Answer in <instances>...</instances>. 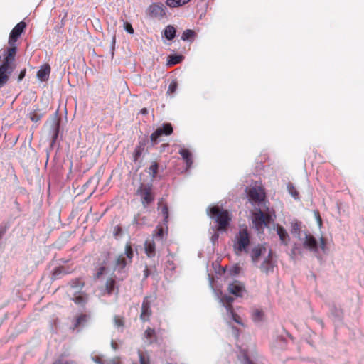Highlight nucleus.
<instances>
[{
  "label": "nucleus",
  "mask_w": 364,
  "mask_h": 364,
  "mask_svg": "<svg viewBox=\"0 0 364 364\" xmlns=\"http://www.w3.org/2000/svg\"><path fill=\"white\" fill-rule=\"evenodd\" d=\"M16 49L7 48L4 53V60L0 65V87L4 85L9 79V75L15 68Z\"/></svg>",
  "instance_id": "f257e3e1"
},
{
  "label": "nucleus",
  "mask_w": 364,
  "mask_h": 364,
  "mask_svg": "<svg viewBox=\"0 0 364 364\" xmlns=\"http://www.w3.org/2000/svg\"><path fill=\"white\" fill-rule=\"evenodd\" d=\"M209 216L218 224L217 230L219 231L226 230L231 220L230 213L218 206H213L209 208Z\"/></svg>",
  "instance_id": "f03ea898"
},
{
  "label": "nucleus",
  "mask_w": 364,
  "mask_h": 364,
  "mask_svg": "<svg viewBox=\"0 0 364 364\" xmlns=\"http://www.w3.org/2000/svg\"><path fill=\"white\" fill-rule=\"evenodd\" d=\"M250 243V237L247 228L240 230L235 236L233 245L236 253L240 254L242 251L247 252V247Z\"/></svg>",
  "instance_id": "7ed1b4c3"
},
{
  "label": "nucleus",
  "mask_w": 364,
  "mask_h": 364,
  "mask_svg": "<svg viewBox=\"0 0 364 364\" xmlns=\"http://www.w3.org/2000/svg\"><path fill=\"white\" fill-rule=\"evenodd\" d=\"M271 215L264 213L260 209L253 213L252 222L258 232H263L264 227H267L271 222Z\"/></svg>",
  "instance_id": "20e7f679"
},
{
  "label": "nucleus",
  "mask_w": 364,
  "mask_h": 364,
  "mask_svg": "<svg viewBox=\"0 0 364 364\" xmlns=\"http://www.w3.org/2000/svg\"><path fill=\"white\" fill-rule=\"evenodd\" d=\"M136 193L141 198V202L144 207H146L154 200V193L151 184H141L136 191Z\"/></svg>",
  "instance_id": "39448f33"
},
{
  "label": "nucleus",
  "mask_w": 364,
  "mask_h": 364,
  "mask_svg": "<svg viewBox=\"0 0 364 364\" xmlns=\"http://www.w3.org/2000/svg\"><path fill=\"white\" fill-rule=\"evenodd\" d=\"M173 132V127L170 123H164L161 127H158L150 136V140L153 145L156 144L160 138L165 135L169 136Z\"/></svg>",
  "instance_id": "423d86ee"
},
{
  "label": "nucleus",
  "mask_w": 364,
  "mask_h": 364,
  "mask_svg": "<svg viewBox=\"0 0 364 364\" xmlns=\"http://www.w3.org/2000/svg\"><path fill=\"white\" fill-rule=\"evenodd\" d=\"M247 196L250 200L254 203L261 204L265 201L266 193L264 189L259 186H255L248 189Z\"/></svg>",
  "instance_id": "0eeeda50"
},
{
  "label": "nucleus",
  "mask_w": 364,
  "mask_h": 364,
  "mask_svg": "<svg viewBox=\"0 0 364 364\" xmlns=\"http://www.w3.org/2000/svg\"><path fill=\"white\" fill-rule=\"evenodd\" d=\"M26 27V23L24 21H21L15 26V27L11 30L10 33L9 38V44L10 47L9 48H14L16 49V53L17 52V48L15 46V43L23 32Z\"/></svg>",
  "instance_id": "6e6552de"
},
{
  "label": "nucleus",
  "mask_w": 364,
  "mask_h": 364,
  "mask_svg": "<svg viewBox=\"0 0 364 364\" xmlns=\"http://www.w3.org/2000/svg\"><path fill=\"white\" fill-rule=\"evenodd\" d=\"M146 12L152 18L161 19L166 15V9L161 3H153L148 7Z\"/></svg>",
  "instance_id": "1a4fd4ad"
},
{
  "label": "nucleus",
  "mask_w": 364,
  "mask_h": 364,
  "mask_svg": "<svg viewBox=\"0 0 364 364\" xmlns=\"http://www.w3.org/2000/svg\"><path fill=\"white\" fill-rule=\"evenodd\" d=\"M228 291L237 297H242L244 293L246 292L245 285L242 282L237 280L234 281L228 285Z\"/></svg>",
  "instance_id": "9d476101"
},
{
  "label": "nucleus",
  "mask_w": 364,
  "mask_h": 364,
  "mask_svg": "<svg viewBox=\"0 0 364 364\" xmlns=\"http://www.w3.org/2000/svg\"><path fill=\"white\" fill-rule=\"evenodd\" d=\"M152 311L151 309V300L149 296H146L142 302L141 311L140 314V318L143 321H147L149 320L151 316Z\"/></svg>",
  "instance_id": "9b49d317"
},
{
  "label": "nucleus",
  "mask_w": 364,
  "mask_h": 364,
  "mask_svg": "<svg viewBox=\"0 0 364 364\" xmlns=\"http://www.w3.org/2000/svg\"><path fill=\"white\" fill-rule=\"evenodd\" d=\"M303 245L305 248L308 249L311 252H318V241L314 237V236L311 234L305 235Z\"/></svg>",
  "instance_id": "f8f14e48"
},
{
  "label": "nucleus",
  "mask_w": 364,
  "mask_h": 364,
  "mask_svg": "<svg viewBox=\"0 0 364 364\" xmlns=\"http://www.w3.org/2000/svg\"><path fill=\"white\" fill-rule=\"evenodd\" d=\"M272 252L269 253L268 257L263 261L260 266V269L262 272L268 274L273 272L274 264L272 259Z\"/></svg>",
  "instance_id": "ddd939ff"
},
{
  "label": "nucleus",
  "mask_w": 364,
  "mask_h": 364,
  "mask_svg": "<svg viewBox=\"0 0 364 364\" xmlns=\"http://www.w3.org/2000/svg\"><path fill=\"white\" fill-rule=\"evenodd\" d=\"M50 70V66L48 63L43 65L37 72V77L41 82L47 81L49 78Z\"/></svg>",
  "instance_id": "4468645a"
},
{
  "label": "nucleus",
  "mask_w": 364,
  "mask_h": 364,
  "mask_svg": "<svg viewBox=\"0 0 364 364\" xmlns=\"http://www.w3.org/2000/svg\"><path fill=\"white\" fill-rule=\"evenodd\" d=\"M276 230L281 242L284 245H287L290 237L287 230L279 224H277L276 226Z\"/></svg>",
  "instance_id": "2eb2a0df"
},
{
  "label": "nucleus",
  "mask_w": 364,
  "mask_h": 364,
  "mask_svg": "<svg viewBox=\"0 0 364 364\" xmlns=\"http://www.w3.org/2000/svg\"><path fill=\"white\" fill-rule=\"evenodd\" d=\"M72 272L68 267L64 266H60L56 267L52 273V279H59L63 276L68 274Z\"/></svg>",
  "instance_id": "dca6fc26"
},
{
  "label": "nucleus",
  "mask_w": 364,
  "mask_h": 364,
  "mask_svg": "<svg viewBox=\"0 0 364 364\" xmlns=\"http://www.w3.org/2000/svg\"><path fill=\"white\" fill-rule=\"evenodd\" d=\"M144 250L149 257H153L156 254V245L153 240H146L144 243Z\"/></svg>",
  "instance_id": "f3484780"
},
{
  "label": "nucleus",
  "mask_w": 364,
  "mask_h": 364,
  "mask_svg": "<svg viewBox=\"0 0 364 364\" xmlns=\"http://www.w3.org/2000/svg\"><path fill=\"white\" fill-rule=\"evenodd\" d=\"M263 250H265V247L261 246V245H257L256 247H255L252 251H251V253H250V256H251V259H252V261L253 262H257L262 253V251Z\"/></svg>",
  "instance_id": "a211bd4d"
},
{
  "label": "nucleus",
  "mask_w": 364,
  "mask_h": 364,
  "mask_svg": "<svg viewBox=\"0 0 364 364\" xmlns=\"http://www.w3.org/2000/svg\"><path fill=\"white\" fill-rule=\"evenodd\" d=\"M220 301L225 306L228 312L232 311V303L234 301L233 297L228 295H223L220 298Z\"/></svg>",
  "instance_id": "6ab92c4d"
},
{
  "label": "nucleus",
  "mask_w": 364,
  "mask_h": 364,
  "mask_svg": "<svg viewBox=\"0 0 364 364\" xmlns=\"http://www.w3.org/2000/svg\"><path fill=\"white\" fill-rule=\"evenodd\" d=\"M179 154L182 156V158L185 160L186 165L188 167H190L193 163L191 153L188 149H181L179 151Z\"/></svg>",
  "instance_id": "aec40b11"
},
{
  "label": "nucleus",
  "mask_w": 364,
  "mask_h": 364,
  "mask_svg": "<svg viewBox=\"0 0 364 364\" xmlns=\"http://www.w3.org/2000/svg\"><path fill=\"white\" fill-rule=\"evenodd\" d=\"M190 1L191 0H166V4L170 8H177L186 4Z\"/></svg>",
  "instance_id": "412c9836"
},
{
  "label": "nucleus",
  "mask_w": 364,
  "mask_h": 364,
  "mask_svg": "<svg viewBox=\"0 0 364 364\" xmlns=\"http://www.w3.org/2000/svg\"><path fill=\"white\" fill-rule=\"evenodd\" d=\"M145 147L144 142H139V144L136 146L134 154H133V160L134 161H136L139 157L141 156Z\"/></svg>",
  "instance_id": "4be33fe9"
},
{
  "label": "nucleus",
  "mask_w": 364,
  "mask_h": 364,
  "mask_svg": "<svg viewBox=\"0 0 364 364\" xmlns=\"http://www.w3.org/2000/svg\"><path fill=\"white\" fill-rule=\"evenodd\" d=\"M176 28L171 25L167 26L164 29V36L169 41L174 38L176 36Z\"/></svg>",
  "instance_id": "5701e85b"
},
{
  "label": "nucleus",
  "mask_w": 364,
  "mask_h": 364,
  "mask_svg": "<svg viewBox=\"0 0 364 364\" xmlns=\"http://www.w3.org/2000/svg\"><path fill=\"white\" fill-rule=\"evenodd\" d=\"M145 338L149 340V343L151 344L156 341V332L154 328H148L144 332Z\"/></svg>",
  "instance_id": "b1692460"
},
{
  "label": "nucleus",
  "mask_w": 364,
  "mask_h": 364,
  "mask_svg": "<svg viewBox=\"0 0 364 364\" xmlns=\"http://www.w3.org/2000/svg\"><path fill=\"white\" fill-rule=\"evenodd\" d=\"M166 232L167 231L165 230V228L162 225H158L153 233V237L162 240Z\"/></svg>",
  "instance_id": "393cba45"
},
{
  "label": "nucleus",
  "mask_w": 364,
  "mask_h": 364,
  "mask_svg": "<svg viewBox=\"0 0 364 364\" xmlns=\"http://www.w3.org/2000/svg\"><path fill=\"white\" fill-rule=\"evenodd\" d=\"M138 355L140 364H151L150 356L147 352L138 350Z\"/></svg>",
  "instance_id": "a878e982"
},
{
  "label": "nucleus",
  "mask_w": 364,
  "mask_h": 364,
  "mask_svg": "<svg viewBox=\"0 0 364 364\" xmlns=\"http://www.w3.org/2000/svg\"><path fill=\"white\" fill-rule=\"evenodd\" d=\"M264 312L261 309H255L252 311V318L255 322H259L263 319Z\"/></svg>",
  "instance_id": "bb28decb"
},
{
  "label": "nucleus",
  "mask_w": 364,
  "mask_h": 364,
  "mask_svg": "<svg viewBox=\"0 0 364 364\" xmlns=\"http://www.w3.org/2000/svg\"><path fill=\"white\" fill-rule=\"evenodd\" d=\"M183 57L181 55H173L168 57V65H173L181 63Z\"/></svg>",
  "instance_id": "cd10ccee"
},
{
  "label": "nucleus",
  "mask_w": 364,
  "mask_h": 364,
  "mask_svg": "<svg viewBox=\"0 0 364 364\" xmlns=\"http://www.w3.org/2000/svg\"><path fill=\"white\" fill-rule=\"evenodd\" d=\"M159 164L157 162H152L151 165L149 167L148 173L152 178H155L158 173Z\"/></svg>",
  "instance_id": "c85d7f7f"
},
{
  "label": "nucleus",
  "mask_w": 364,
  "mask_h": 364,
  "mask_svg": "<svg viewBox=\"0 0 364 364\" xmlns=\"http://www.w3.org/2000/svg\"><path fill=\"white\" fill-rule=\"evenodd\" d=\"M70 285L73 289H82L85 283L80 278H76L70 282Z\"/></svg>",
  "instance_id": "c756f323"
},
{
  "label": "nucleus",
  "mask_w": 364,
  "mask_h": 364,
  "mask_svg": "<svg viewBox=\"0 0 364 364\" xmlns=\"http://www.w3.org/2000/svg\"><path fill=\"white\" fill-rule=\"evenodd\" d=\"M115 280L113 278H109L106 282V290L109 294H112L115 287Z\"/></svg>",
  "instance_id": "7c9ffc66"
},
{
  "label": "nucleus",
  "mask_w": 364,
  "mask_h": 364,
  "mask_svg": "<svg viewBox=\"0 0 364 364\" xmlns=\"http://www.w3.org/2000/svg\"><path fill=\"white\" fill-rule=\"evenodd\" d=\"M301 230V223L294 221L291 223V232L292 234H299Z\"/></svg>",
  "instance_id": "2f4dec72"
},
{
  "label": "nucleus",
  "mask_w": 364,
  "mask_h": 364,
  "mask_svg": "<svg viewBox=\"0 0 364 364\" xmlns=\"http://www.w3.org/2000/svg\"><path fill=\"white\" fill-rule=\"evenodd\" d=\"M127 264V259L124 255H120L116 261V265L120 269H124Z\"/></svg>",
  "instance_id": "473e14b6"
},
{
  "label": "nucleus",
  "mask_w": 364,
  "mask_h": 364,
  "mask_svg": "<svg viewBox=\"0 0 364 364\" xmlns=\"http://www.w3.org/2000/svg\"><path fill=\"white\" fill-rule=\"evenodd\" d=\"M194 35H195V32L193 30L187 29L183 31V33L181 36V39L183 41H188V40H190L191 38H193Z\"/></svg>",
  "instance_id": "72a5a7b5"
},
{
  "label": "nucleus",
  "mask_w": 364,
  "mask_h": 364,
  "mask_svg": "<svg viewBox=\"0 0 364 364\" xmlns=\"http://www.w3.org/2000/svg\"><path fill=\"white\" fill-rule=\"evenodd\" d=\"M87 296L85 295H78L73 299V301L79 305H85L87 301Z\"/></svg>",
  "instance_id": "f704fd0d"
},
{
  "label": "nucleus",
  "mask_w": 364,
  "mask_h": 364,
  "mask_svg": "<svg viewBox=\"0 0 364 364\" xmlns=\"http://www.w3.org/2000/svg\"><path fill=\"white\" fill-rule=\"evenodd\" d=\"M87 321V315L86 314H80L75 319V323L74 324L75 328L78 327L82 323H85Z\"/></svg>",
  "instance_id": "c9c22d12"
},
{
  "label": "nucleus",
  "mask_w": 364,
  "mask_h": 364,
  "mask_svg": "<svg viewBox=\"0 0 364 364\" xmlns=\"http://www.w3.org/2000/svg\"><path fill=\"white\" fill-rule=\"evenodd\" d=\"M125 255L129 259V262H131L134 254L130 244H127L125 246Z\"/></svg>",
  "instance_id": "e433bc0d"
},
{
  "label": "nucleus",
  "mask_w": 364,
  "mask_h": 364,
  "mask_svg": "<svg viewBox=\"0 0 364 364\" xmlns=\"http://www.w3.org/2000/svg\"><path fill=\"white\" fill-rule=\"evenodd\" d=\"M41 115L38 114L36 111H33L29 114V118L32 122H38L41 118Z\"/></svg>",
  "instance_id": "4c0bfd02"
},
{
  "label": "nucleus",
  "mask_w": 364,
  "mask_h": 364,
  "mask_svg": "<svg viewBox=\"0 0 364 364\" xmlns=\"http://www.w3.org/2000/svg\"><path fill=\"white\" fill-rule=\"evenodd\" d=\"M288 190H289V193L294 198H298L299 192L296 191V189L295 188V187L293 185H291V184L288 185Z\"/></svg>",
  "instance_id": "58836bf2"
},
{
  "label": "nucleus",
  "mask_w": 364,
  "mask_h": 364,
  "mask_svg": "<svg viewBox=\"0 0 364 364\" xmlns=\"http://www.w3.org/2000/svg\"><path fill=\"white\" fill-rule=\"evenodd\" d=\"M178 87V84L176 81H172L168 88L167 93L168 94H173L176 92Z\"/></svg>",
  "instance_id": "ea45409f"
},
{
  "label": "nucleus",
  "mask_w": 364,
  "mask_h": 364,
  "mask_svg": "<svg viewBox=\"0 0 364 364\" xmlns=\"http://www.w3.org/2000/svg\"><path fill=\"white\" fill-rule=\"evenodd\" d=\"M114 324L117 326V327H122L124 326V318L122 317H120V316H115L114 318Z\"/></svg>",
  "instance_id": "a19ab883"
},
{
  "label": "nucleus",
  "mask_w": 364,
  "mask_h": 364,
  "mask_svg": "<svg viewBox=\"0 0 364 364\" xmlns=\"http://www.w3.org/2000/svg\"><path fill=\"white\" fill-rule=\"evenodd\" d=\"M124 28L126 30V31L130 34H133L134 32L132 24L129 22L124 23Z\"/></svg>",
  "instance_id": "79ce46f5"
},
{
  "label": "nucleus",
  "mask_w": 364,
  "mask_h": 364,
  "mask_svg": "<svg viewBox=\"0 0 364 364\" xmlns=\"http://www.w3.org/2000/svg\"><path fill=\"white\" fill-rule=\"evenodd\" d=\"M161 213L164 218V220H167L168 218V208L167 205H164L161 208Z\"/></svg>",
  "instance_id": "37998d69"
},
{
  "label": "nucleus",
  "mask_w": 364,
  "mask_h": 364,
  "mask_svg": "<svg viewBox=\"0 0 364 364\" xmlns=\"http://www.w3.org/2000/svg\"><path fill=\"white\" fill-rule=\"evenodd\" d=\"M231 315H232V319L237 323L239 324H242V322H241V319H240V317L238 314H237L236 313L234 312V311L232 310V312H229Z\"/></svg>",
  "instance_id": "c03bdc74"
},
{
  "label": "nucleus",
  "mask_w": 364,
  "mask_h": 364,
  "mask_svg": "<svg viewBox=\"0 0 364 364\" xmlns=\"http://www.w3.org/2000/svg\"><path fill=\"white\" fill-rule=\"evenodd\" d=\"M319 246H320V248L323 250V251H325L326 249V240L321 237L320 239H319Z\"/></svg>",
  "instance_id": "a18cd8bd"
},
{
  "label": "nucleus",
  "mask_w": 364,
  "mask_h": 364,
  "mask_svg": "<svg viewBox=\"0 0 364 364\" xmlns=\"http://www.w3.org/2000/svg\"><path fill=\"white\" fill-rule=\"evenodd\" d=\"M52 364H75V361L73 360H57L55 362H53Z\"/></svg>",
  "instance_id": "49530a36"
},
{
  "label": "nucleus",
  "mask_w": 364,
  "mask_h": 364,
  "mask_svg": "<svg viewBox=\"0 0 364 364\" xmlns=\"http://www.w3.org/2000/svg\"><path fill=\"white\" fill-rule=\"evenodd\" d=\"M26 68H24L23 70H22L20 72V73H19V75H18V81H21V80L24 78V77H25V75H26Z\"/></svg>",
  "instance_id": "de8ad7c7"
},
{
  "label": "nucleus",
  "mask_w": 364,
  "mask_h": 364,
  "mask_svg": "<svg viewBox=\"0 0 364 364\" xmlns=\"http://www.w3.org/2000/svg\"><path fill=\"white\" fill-rule=\"evenodd\" d=\"M92 181H95L96 183L97 184L99 183V181H100V177L99 176H94V177L90 178L88 180V181L86 183V185H88L89 183H92Z\"/></svg>",
  "instance_id": "09e8293b"
},
{
  "label": "nucleus",
  "mask_w": 364,
  "mask_h": 364,
  "mask_svg": "<svg viewBox=\"0 0 364 364\" xmlns=\"http://www.w3.org/2000/svg\"><path fill=\"white\" fill-rule=\"evenodd\" d=\"M139 113L143 115H146L148 114V110L146 108H143L140 110Z\"/></svg>",
  "instance_id": "8fccbe9b"
},
{
  "label": "nucleus",
  "mask_w": 364,
  "mask_h": 364,
  "mask_svg": "<svg viewBox=\"0 0 364 364\" xmlns=\"http://www.w3.org/2000/svg\"><path fill=\"white\" fill-rule=\"evenodd\" d=\"M114 232H114V235H118V233L121 232V228H120V227H119V226L115 227V228H114Z\"/></svg>",
  "instance_id": "3c124183"
},
{
  "label": "nucleus",
  "mask_w": 364,
  "mask_h": 364,
  "mask_svg": "<svg viewBox=\"0 0 364 364\" xmlns=\"http://www.w3.org/2000/svg\"><path fill=\"white\" fill-rule=\"evenodd\" d=\"M58 129H59V124H57L56 127H55V134L54 139H56L58 136Z\"/></svg>",
  "instance_id": "603ef678"
},
{
  "label": "nucleus",
  "mask_w": 364,
  "mask_h": 364,
  "mask_svg": "<svg viewBox=\"0 0 364 364\" xmlns=\"http://www.w3.org/2000/svg\"><path fill=\"white\" fill-rule=\"evenodd\" d=\"M144 275H145V277H148V275H149V270H148V269H146L144 270Z\"/></svg>",
  "instance_id": "864d4df0"
},
{
  "label": "nucleus",
  "mask_w": 364,
  "mask_h": 364,
  "mask_svg": "<svg viewBox=\"0 0 364 364\" xmlns=\"http://www.w3.org/2000/svg\"><path fill=\"white\" fill-rule=\"evenodd\" d=\"M292 254H293V255H295V254H296V247L293 248V250H292Z\"/></svg>",
  "instance_id": "5fc2aeb1"
},
{
  "label": "nucleus",
  "mask_w": 364,
  "mask_h": 364,
  "mask_svg": "<svg viewBox=\"0 0 364 364\" xmlns=\"http://www.w3.org/2000/svg\"><path fill=\"white\" fill-rule=\"evenodd\" d=\"M1 61V57L0 56V62Z\"/></svg>",
  "instance_id": "6e6d98bb"
}]
</instances>
